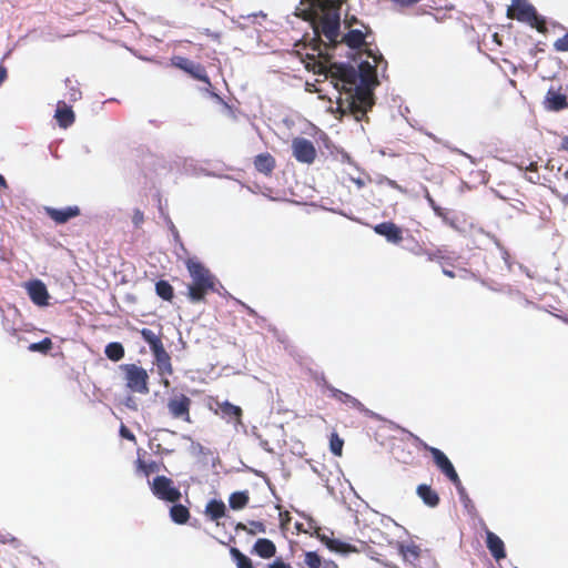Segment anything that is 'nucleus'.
Returning a JSON list of instances; mask_svg holds the SVG:
<instances>
[{"label":"nucleus","instance_id":"49","mask_svg":"<svg viewBox=\"0 0 568 568\" xmlns=\"http://www.w3.org/2000/svg\"><path fill=\"white\" fill-rule=\"evenodd\" d=\"M267 568H293L290 564L283 561L282 558H276Z\"/></svg>","mask_w":568,"mask_h":568},{"label":"nucleus","instance_id":"60","mask_svg":"<svg viewBox=\"0 0 568 568\" xmlns=\"http://www.w3.org/2000/svg\"><path fill=\"white\" fill-rule=\"evenodd\" d=\"M322 568H338L333 560H324Z\"/></svg>","mask_w":568,"mask_h":568},{"label":"nucleus","instance_id":"12","mask_svg":"<svg viewBox=\"0 0 568 568\" xmlns=\"http://www.w3.org/2000/svg\"><path fill=\"white\" fill-rule=\"evenodd\" d=\"M191 399L184 395L171 397L168 402V408L170 414L174 418H183L189 420Z\"/></svg>","mask_w":568,"mask_h":568},{"label":"nucleus","instance_id":"29","mask_svg":"<svg viewBox=\"0 0 568 568\" xmlns=\"http://www.w3.org/2000/svg\"><path fill=\"white\" fill-rule=\"evenodd\" d=\"M155 293L159 297L170 302L174 296L173 286L165 280H159L155 283Z\"/></svg>","mask_w":568,"mask_h":568},{"label":"nucleus","instance_id":"16","mask_svg":"<svg viewBox=\"0 0 568 568\" xmlns=\"http://www.w3.org/2000/svg\"><path fill=\"white\" fill-rule=\"evenodd\" d=\"M151 353L154 357V364L156 365L158 373L161 376L172 375L173 368L171 364V357L169 353L165 351L164 345L151 351Z\"/></svg>","mask_w":568,"mask_h":568},{"label":"nucleus","instance_id":"17","mask_svg":"<svg viewBox=\"0 0 568 568\" xmlns=\"http://www.w3.org/2000/svg\"><path fill=\"white\" fill-rule=\"evenodd\" d=\"M486 546L496 561L506 558V548L504 541L499 536L490 530H486Z\"/></svg>","mask_w":568,"mask_h":568},{"label":"nucleus","instance_id":"11","mask_svg":"<svg viewBox=\"0 0 568 568\" xmlns=\"http://www.w3.org/2000/svg\"><path fill=\"white\" fill-rule=\"evenodd\" d=\"M433 460L436 467L452 481L456 483L459 479V476L450 462V459L446 456L444 452L439 448H432L430 450Z\"/></svg>","mask_w":568,"mask_h":568},{"label":"nucleus","instance_id":"15","mask_svg":"<svg viewBox=\"0 0 568 568\" xmlns=\"http://www.w3.org/2000/svg\"><path fill=\"white\" fill-rule=\"evenodd\" d=\"M374 232L381 236H384L387 242L397 244L402 241V229L395 223L387 221L382 222L373 227Z\"/></svg>","mask_w":568,"mask_h":568},{"label":"nucleus","instance_id":"19","mask_svg":"<svg viewBox=\"0 0 568 568\" xmlns=\"http://www.w3.org/2000/svg\"><path fill=\"white\" fill-rule=\"evenodd\" d=\"M222 414V418H224L226 422H235V426L242 424V414L243 410L240 406L232 404L229 400H224L219 405Z\"/></svg>","mask_w":568,"mask_h":568},{"label":"nucleus","instance_id":"24","mask_svg":"<svg viewBox=\"0 0 568 568\" xmlns=\"http://www.w3.org/2000/svg\"><path fill=\"white\" fill-rule=\"evenodd\" d=\"M254 166L260 173L268 175L275 168V159L270 153H261L255 156Z\"/></svg>","mask_w":568,"mask_h":568},{"label":"nucleus","instance_id":"63","mask_svg":"<svg viewBox=\"0 0 568 568\" xmlns=\"http://www.w3.org/2000/svg\"><path fill=\"white\" fill-rule=\"evenodd\" d=\"M0 189H8V183L2 174H0Z\"/></svg>","mask_w":568,"mask_h":568},{"label":"nucleus","instance_id":"38","mask_svg":"<svg viewBox=\"0 0 568 568\" xmlns=\"http://www.w3.org/2000/svg\"><path fill=\"white\" fill-rule=\"evenodd\" d=\"M138 469L142 471L146 477L159 470V466L155 462L145 463L141 458L136 460Z\"/></svg>","mask_w":568,"mask_h":568},{"label":"nucleus","instance_id":"7","mask_svg":"<svg viewBox=\"0 0 568 568\" xmlns=\"http://www.w3.org/2000/svg\"><path fill=\"white\" fill-rule=\"evenodd\" d=\"M172 63L174 67L190 74L193 79L204 82L206 91L212 87L205 68L202 64L184 57H174Z\"/></svg>","mask_w":568,"mask_h":568},{"label":"nucleus","instance_id":"14","mask_svg":"<svg viewBox=\"0 0 568 568\" xmlns=\"http://www.w3.org/2000/svg\"><path fill=\"white\" fill-rule=\"evenodd\" d=\"M45 213L57 224H64L71 219L79 216L81 211L78 205H71L61 209L45 207Z\"/></svg>","mask_w":568,"mask_h":568},{"label":"nucleus","instance_id":"53","mask_svg":"<svg viewBox=\"0 0 568 568\" xmlns=\"http://www.w3.org/2000/svg\"><path fill=\"white\" fill-rule=\"evenodd\" d=\"M297 514H298L302 518H304V519H307V520H308V523H310V527H311V528L317 529L316 523H315V520H314L311 516L306 515V514H305V513H303V511H297Z\"/></svg>","mask_w":568,"mask_h":568},{"label":"nucleus","instance_id":"6","mask_svg":"<svg viewBox=\"0 0 568 568\" xmlns=\"http://www.w3.org/2000/svg\"><path fill=\"white\" fill-rule=\"evenodd\" d=\"M152 494L164 501L175 503L181 498V491L174 486L173 480L166 476L159 475L149 481Z\"/></svg>","mask_w":568,"mask_h":568},{"label":"nucleus","instance_id":"4","mask_svg":"<svg viewBox=\"0 0 568 568\" xmlns=\"http://www.w3.org/2000/svg\"><path fill=\"white\" fill-rule=\"evenodd\" d=\"M507 16L519 22L528 23L539 32H545L547 30L546 17L539 14L536 8L528 0H513L511 7L507 11Z\"/></svg>","mask_w":568,"mask_h":568},{"label":"nucleus","instance_id":"21","mask_svg":"<svg viewBox=\"0 0 568 568\" xmlns=\"http://www.w3.org/2000/svg\"><path fill=\"white\" fill-rule=\"evenodd\" d=\"M252 554L263 559H270L275 556L276 546L268 538H258L253 545Z\"/></svg>","mask_w":568,"mask_h":568},{"label":"nucleus","instance_id":"37","mask_svg":"<svg viewBox=\"0 0 568 568\" xmlns=\"http://www.w3.org/2000/svg\"><path fill=\"white\" fill-rule=\"evenodd\" d=\"M304 561L310 568H322L324 562L317 551H306Z\"/></svg>","mask_w":568,"mask_h":568},{"label":"nucleus","instance_id":"33","mask_svg":"<svg viewBox=\"0 0 568 568\" xmlns=\"http://www.w3.org/2000/svg\"><path fill=\"white\" fill-rule=\"evenodd\" d=\"M52 341L51 338L49 337H44L43 339L39 341V342H36V343H31L29 346H28V349L30 352H33V353H41V354H47L51 351L52 348Z\"/></svg>","mask_w":568,"mask_h":568},{"label":"nucleus","instance_id":"36","mask_svg":"<svg viewBox=\"0 0 568 568\" xmlns=\"http://www.w3.org/2000/svg\"><path fill=\"white\" fill-rule=\"evenodd\" d=\"M344 440L336 434L332 433L329 438V450L334 456H342Z\"/></svg>","mask_w":568,"mask_h":568},{"label":"nucleus","instance_id":"61","mask_svg":"<svg viewBox=\"0 0 568 568\" xmlns=\"http://www.w3.org/2000/svg\"><path fill=\"white\" fill-rule=\"evenodd\" d=\"M527 170L531 171V172H536L538 170L537 162H530L529 165L527 166Z\"/></svg>","mask_w":568,"mask_h":568},{"label":"nucleus","instance_id":"31","mask_svg":"<svg viewBox=\"0 0 568 568\" xmlns=\"http://www.w3.org/2000/svg\"><path fill=\"white\" fill-rule=\"evenodd\" d=\"M230 555L235 561L237 568H253L251 558L244 555L239 548L231 547Z\"/></svg>","mask_w":568,"mask_h":568},{"label":"nucleus","instance_id":"22","mask_svg":"<svg viewBox=\"0 0 568 568\" xmlns=\"http://www.w3.org/2000/svg\"><path fill=\"white\" fill-rule=\"evenodd\" d=\"M54 118H55L58 124L64 129L70 126L75 120V115H74V112H73L71 105H68L63 101L58 102Z\"/></svg>","mask_w":568,"mask_h":568},{"label":"nucleus","instance_id":"55","mask_svg":"<svg viewBox=\"0 0 568 568\" xmlns=\"http://www.w3.org/2000/svg\"><path fill=\"white\" fill-rule=\"evenodd\" d=\"M7 77H8L7 68L4 65L0 64V87L6 81Z\"/></svg>","mask_w":568,"mask_h":568},{"label":"nucleus","instance_id":"25","mask_svg":"<svg viewBox=\"0 0 568 568\" xmlns=\"http://www.w3.org/2000/svg\"><path fill=\"white\" fill-rule=\"evenodd\" d=\"M173 505L170 507V518L173 523L178 525L185 524L190 518V510L186 506L180 504L179 501L172 503Z\"/></svg>","mask_w":568,"mask_h":568},{"label":"nucleus","instance_id":"9","mask_svg":"<svg viewBox=\"0 0 568 568\" xmlns=\"http://www.w3.org/2000/svg\"><path fill=\"white\" fill-rule=\"evenodd\" d=\"M324 386L329 390L331 397L358 409L359 412L364 413L366 416L378 418L377 414H375L374 412L366 408L357 398L353 397L352 395H349L341 389H337L333 385L328 384L326 381H324Z\"/></svg>","mask_w":568,"mask_h":568},{"label":"nucleus","instance_id":"34","mask_svg":"<svg viewBox=\"0 0 568 568\" xmlns=\"http://www.w3.org/2000/svg\"><path fill=\"white\" fill-rule=\"evenodd\" d=\"M18 314V310L12 307V308H9L7 311V313H3V317H2V327L3 329L11 334V335H16L18 329L16 328L14 324L11 323L10 321V316H17Z\"/></svg>","mask_w":568,"mask_h":568},{"label":"nucleus","instance_id":"43","mask_svg":"<svg viewBox=\"0 0 568 568\" xmlns=\"http://www.w3.org/2000/svg\"><path fill=\"white\" fill-rule=\"evenodd\" d=\"M403 432L406 433L408 435V437L413 439L415 446L420 447L429 453H430L432 448H434L433 446L427 445L423 439H420L417 435L413 434L412 432L404 429V428H403Z\"/></svg>","mask_w":568,"mask_h":568},{"label":"nucleus","instance_id":"59","mask_svg":"<svg viewBox=\"0 0 568 568\" xmlns=\"http://www.w3.org/2000/svg\"><path fill=\"white\" fill-rule=\"evenodd\" d=\"M352 182H354L358 189H362L365 185V181L361 178H351Z\"/></svg>","mask_w":568,"mask_h":568},{"label":"nucleus","instance_id":"42","mask_svg":"<svg viewBox=\"0 0 568 568\" xmlns=\"http://www.w3.org/2000/svg\"><path fill=\"white\" fill-rule=\"evenodd\" d=\"M65 85L69 89V101L70 102H75L79 99H81V95H82L81 91L74 85V83L70 79L65 80Z\"/></svg>","mask_w":568,"mask_h":568},{"label":"nucleus","instance_id":"20","mask_svg":"<svg viewBox=\"0 0 568 568\" xmlns=\"http://www.w3.org/2000/svg\"><path fill=\"white\" fill-rule=\"evenodd\" d=\"M318 539L331 550V551H335V552H338V554H343V555H347L349 552H355L357 551L356 547L348 544V542H344L339 539H336V538H329L327 537L326 535H320L318 536Z\"/></svg>","mask_w":568,"mask_h":568},{"label":"nucleus","instance_id":"47","mask_svg":"<svg viewBox=\"0 0 568 568\" xmlns=\"http://www.w3.org/2000/svg\"><path fill=\"white\" fill-rule=\"evenodd\" d=\"M494 241L501 253V257H503L504 262L506 263L507 267L510 268V264H509L510 255H509L508 251L499 243V241L496 237H494Z\"/></svg>","mask_w":568,"mask_h":568},{"label":"nucleus","instance_id":"18","mask_svg":"<svg viewBox=\"0 0 568 568\" xmlns=\"http://www.w3.org/2000/svg\"><path fill=\"white\" fill-rule=\"evenodd\" d=\"M416 494L422 499V501L429 508H436L440 503L438 493L435 489H433L430 485H418L416 488Z\"/></svg>","mask_w":568,"mask_h":568},{"label":"nucleus","instance_id":"48","mask_svg":"<svg viewBox=\"0 0 568 568\" xmlns=\"http://www.w3.org/2000/svg\"><path fill=\"white\" fill-rule=\"evenodd\" d=\"M124 406L131 410H138V402L135 397L129 395L123 402Z\"/></svg>","mask_w":568,"mask_h":568},{"label":"nucleus","instance_id":"13","mask_svg":"<svg viewBox=\"0 0 568 568\" xmlns=\"http://www.w3.org/2000/svg\"><path fill=\"white\" fill-rule=\"evenodd\" d=\"M545 106L549 111H561L568 108V95L561 92V88L551 85L545 98Z\"/></svg>","mask_w":568,"mask_h":568},{"label":"nucleus","instance_id":"35","mask_svg":"<svg viewBox=\"0 0 568 568\" xmlns=\"http://www.w3.org/2000/svg\"><path fill=\"white\" fill-rule=\"evenodd\" d=\"M182 437L184 439L191 440V445L189 447V452H190L191 455H193V456H201V455L206 456V455H211L212 454V452L209 448L204 447L203 445H201L197 442H193L190 436L183 435Z\"/></svg>","mask_w":568,"mask_h":568},{"label":"nucleus","instance_id":"40","mask_svg":"<svg viewBox=\"0 0 568 568\" xmlns=\"http://www.w3.org/2000/svg\"><path fill=\"white\" fill-rule=\"evenodd\" d=\"M424 197L426 199L427 203L429 204V206L432 207V210L434 211L435 215L438 216V217H442L444 221H446V216H445V212H444V209L440 207L436 202L435 200L432 197L430 193L428 192L427 189H425V195Z\"/></svg>","mask_w":568,"mask_h":568},{"label":"nucleus","instance_id":"62","mask_svg":"<svg viewBox=\"0 0 568 568\" xmlns=\"http://www.w3.org/2000/svg\"><path fill=\"white\" fill-rule=\"evenodd\" d=\"M342 159H343V162H346L348 164H354L352 158L347 153H343Z\"/></svg>","mask_w":568,"mask_h":568},{"label":"nucleus","instance_id":"3","mask_svg":"<svg viewBox=\"0 0 568 568\" xmlns=\"http://www.w3.org/2000/svg\"><path fill=\"white\" fill-rule=\"evenodd\" d=\"M185 265L192 278L187 286V297L192 303L203 302L210 292L220 293L216 288L219 280L200 261L189 258Z\"/></svg>","mask_w":568,"mask_h":568},{"label":"nucleus","instance_id":"27","mask_svg":"<svg viewBox=\"0 0 568 568\" xmlns=\"http://www.w3.org/2000/svg\"><path fill=\"white\" fill-rule=\"evenodd\" d=\"M105 356L112 362H119L124 357L125 351L120 342H110L104 347Z\"/></svg>","mask_w":568,"mask_h":568},{"label":"nucleus","instance_id":"56","mask_svg":"<svg viewBox=\"0 0 568 568\" xmlns=\"http://www.w3.org/2000/svg\"><path fill=\"white\" fill-rule=\"evenodd\" d=\"M406 552L410 554L414 558H417L419 556V551L416 546H408L406 548Z\"/></svg>","mask_w":568,"mask_h":568},{"label":"nucleus","instance_id":"64","mask_svg":"<svg viewBox=\"0 0 568 568\" xmlns=\"http://www.w3.org/2000/svg\"><path fill=\"white\" fill-rule=\"evenodd\" d=\"M295 528L298 532H306L302 523H295Z\"/></svg>","mask_w":568,"mask_h":568},{"label":"nucleus","instance_id":"50","mask_svg":"<svg viewBox=\"0 0 568 568\" xmlns=\"http://www.w3.org/2000/svg\"><path fill=\"white\" fill-rule=\"evenodd\" d=\"M143 220H144V215H143V212H141L140 210H135L134 211V214L132 216V222L135 226H140V224L143 223Z\"/></svg>","mask_w":568,"mask_h":568},{"label":"nucleus","instance_id":"44","mask_svg":"<svg viewBox=\"0 0 568 568\" xmlns=\"http://www.w3.org/2000/svg\"><path fill=\"white\" fill-rule=\"evenodd\" d=\"M554 49L557 52H567L568 51V31L559 39L554 42Z\"/></svg>","mask_w":568,"mask_h":568},{"label":"nucleus","instance_id":"39","mask_svg":"<svg viewBox=\"0 0 568 568\" xmlns=\"http://www.w3.org/2000/svg\"><path fill=\"white\" fill-rule=\"evenodd\" d=\"M374 182L376 184H378V185L386 184V185H388V186H390V187H393V189H395V190H397V191H399L402 193H406V190L402 185H399L396 181H394V180H392V179H389V178H387L385 175H381V174L377 175L375 178Z\"/></svg>","mask_w":568,"mask_h":568},{"label":"nucleus","instance_id":"23","mask_svg":"<svg viewBox=\"0 0 568 568\" xmlns=\"http://www.w3.org/2000/svg\"><path fill=\"white\" fill-rule=\"evenodd\" d=\"M226 514V506L221 499H211L205 507V515L211 520L217 521Z\"/></svg>","mask_w":568,"mask_h":568},{"label":"nucleus","instance_id":"58","mask_svg":"<svg viewBox=\"0 0 568 568\" xmlns=\"http://www.w3.org/2000/svg\"><path fill=\"white\" fill-rule=\"evenodd\" d=\"M558 149L561 151H568V136H564L561 139L560 145Z\"/></svg>","mask_w":568,"mask_h":568},{"label":"nucleus","instance_id":"45","mask_svg":"<svg viewBox=\"0 0 568 568\" xmlns=\"http://www.w3.org/2000/svg\"><path fill=\"white\" fill-rule=\"evenodd\" d=\"M346 24L354 26V27H362V28H364V26H366L363 21L358 20L357 17H355V16L346 17L344 19V21H342V26L344 28Z\"/></svg>","mask_w":568,"mask_h":568},{"label":"nucleus","instance_id":"1","mask_svg":"<svg viewBox=\"0 0 568 568\" xmlns=\"http://www.w3.org/2000/svg\"><path fill=\"white\" fill-rule=\"evenodd\" d=\"M373 34L369 26L354 27L345 26L342 32L339 43L345 44L352 50H359L366 47V59H362L357 67L349 62H342L337 69V77L334 87L337 91L338 105L346 108L354 115L357 122L366 116V113L375 103L374 89L377 85L378 69L383 73L386 70L387 62L378 50L367 47V39Z\"/></svg>","mask_w":568,"mask_h":568},{"label":"nucleus","instance_id":"57","mask_svg":"<svg viewBox=\"0 0 568 568\" xmlns=\"http://www.w3.org/2000/svg\"><path fill=\"white\" fill-rule=\"evenodd\" d=\"M450 150H452V151H454V152H457V153L462 154L463 156H465V158H467V159H469L471 163H475L474 158H473L471 155H469L468 153H466V152H464V151H462V150H459V149H457V148H452Z\"/></svg>","mask_w":568,"mask_h":568},{"label":"nucleus","instance_id":"41","mask_svg":"<svg viewBox=\"0 0 568 568\" xmlns=\"http://www.w3.org/2000/svg\"><path fill=\"white\" fill-rule=\"evenodd\" d=\"M165 220H166L168 227H169V230H170V232H171V234H172V236H173L174 242L179 245V247H180L183 252H186V250H185V247H184V245H183V243H182V241H181V237H180L179 231H178V229L175 227L174 223L172 222V220H171L169 216H166V217H165Z\"/></svg>","mask_w":568,"mask_h":568},{"label":"nucleus","instance_id":"8","mask_svg":"<svg viewBox=\"0 0 568 568\" xmlns=\"http://www.w3.org/2000/svg\"><path fill=\"white\" fill-rule=\"evenodd\" d=\"M292 151L296 161L304 164H312L317 154L314 143L302 136L293 139Z\"/></svg>","mask_w":568,"mask_h":568},{"label":"nucleus","instance_id":"32","mask_svg":"<svg viewBox=\"0 0 568 568\" xmlns=\"http://www.w3.org/2000/svg\"><path fill=\"white\" fill-rule=\"evenodd\" d=\"M251 528L247 529L246 526L243 523H237L235 529L236 530H244L248 535H255L256 532L265 534L266 532V526L262 521L252 520L250 521Z\"/></svg>","mask_w":568,"mask_h":568},{"label":"nucleus","instance_id":"30","mask_svg":"<svg viewBox=\"0 0 568 568\" xmlns=\"http://www.w3.org/2000/svg\"><path fill=\"white\" fill-rule=\"evenodd\" d=\"M140 334H141L142 339L148 344L150 351L156 349L158 347H161L163 345L160 336L156 335L150 328H142L140 331Z\"/></svg>","mask_w":568,"mask_h":568},{"label":"nucleus","instance_id":"5","mask_svg":"<svg viewBox=\"0 0 568 568\" xmlns=\"http://www.w3.org/2000/svg\"><path fill=\"white\" fill-rule=\"evenodd\" d=\"M120 369L124 373L125 386L133 393H149V374L142 366L135 364H122Z\"/></svg>","mask_w":568,"mask_h":568},{"label":"nucleus","instance_id":"2","mask_svg":"<svg viewBox=\"0 0 568 568\" xmlns=\"http://www.w3.org/2000/svg\"><path fill=\"white\" fill-rule=\"evenodd\" d=\"M304 9H296V17L310 21L315 33L321 34L333 44H339L342 36L341 9L332 0H301Z\"/></svg>","mask_w":568,"mask_h":568},{"label":"nucleus","instance_id":"26","mask_svg":"<svg viewBox=\"0 0 568 568\" xmlns=\"http://www.w3.org/2000/svg\"><path fill=\"white\" fill-rule=\"evenodd\" d=\"M250 496L247 490H239L231 494L229 506L233 510H241L248 504Z\"/></svg>","mask_w":568,"mask_h":568},{"label":"nucleus","instance_id":"51","mask_svg":"<svg viewBox=\"0 0 568 568\" xmlns=\"http://www.w3.org/2000/svg\"><path fill=\"white\" fill-rule=\"evenodd\" d=\"M3 536H4V539H7L6 544H11L16 548L19 547L20 541L16 537L11 536L10 534H3Z\"/></svg>","mask_w":568,"mask_h":568},{"label":"nucleus","instance_id":"52","mask_svg":"<svg viewBox=\"0 0 568 568\" xmlns=\"http://www.w3.org/2000/svg\"><path fill=\"white\" fill-rule=\"evenodd\" d=\"M241 305L243 306V308H245V310H246V312H247V314H248V315L254 316V317H256L257 320H260V321H262V322H264V321H265V318L260 317V316L257 315V313L255 312V310H253L252 307H250V306H248V305H246L245 303H241Z\"/></svg>","mask_w":568,"mask_h":568},{"label":"nucleus","instance_id":"28","mask_svg":"<svg viewBox=\"0 0 568 568\" xmlns=\"http://www.w3.org/2000/svg\"><path fill=\"white\" fill-rule=\"evenodd\" d=\"M456 490H457V494H458V497H459V500L460 503L463 504L464 508L466 509L467 513H471L475 510V505L473 503V500L470 499V497L468 496L465 487L463 486L462 481H460V478L458 479V481L456 483H452Z\"/></svg>","mask_w":568,"mask_h":568},{"label":"nucleus","instance_id":"54","mask_svg":"<svg viewBox=\"0 0 568 568\" xmlns=\"http://www.w3.org/2000/svg\"><path fill=\"white\" fill-rule=\"evenodd\" d=\"M393 1L402 7H408V6L419 2L420 0H393Z\"/></svg>","mask_w":568,"mask_h":568},{"label":"nucleus","instance_id":"46","mask_svg":"<svg viewBox=\"0 0 568 568\" xmlns=\"http://www.w3.org/2000/svg\"><path fill=\"white\" fill-rule=\"evenodd\" d=\"M119 434L122 438L128 439L130 442H135L134 434L123 424H121Z\"/></svg>","mask_w":568,"mask_h":568},{"label":"nucleus","instance_id":"10","mask_svg":"<svg viewBox=\"0 0 568 568\" xmlns=\"http://www.w3.org/2000/svg\"><path fill=\"white\" fill-rule=\"evenodd\" d=\"M28 295L33 304L43 307L49 305V292L45 284L38 278L31 280L26 285Z\"/></svg>","mask_w":568,"mask_h":568}]
</instances>
